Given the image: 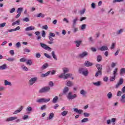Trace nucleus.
<instances>
[{
  "instance_id": "1",
  "label": "nucleus",
  "mask_w": 125,
  "mask_h": 125,
  "mask_svg": "<svg viewBox=\"0 0 125 125\" xmlns=\"http://www.w3.org/2000/svg\"><path fill=\"white\" fill-rule=\"evenodd\" d=\"M55 34L52 33V32H50L49 34V36H48V39L49 40V41L47 42V43H48V44H52V43H54V39H53V38H55Z\"/></svg>"
},
{
  "instance_id": "2",
  "label": "nucleus",
  "mask_w": 125,
  "mask_h": 125,
  "mask_svg": "<svg viewBox=\"0 0 125 125\" xmlns=\"http://www.w3.org/2000/svg\"><path fill=\"white\" fill-rule=\"evenodd\" d=\"M79 71L80 74H82L83 76H85V77H86L88 75V71L87 70V69L85 67H82L80 68L79 69Z\"/></svg>"
},
{
  "instance_id": "3",
  "label": "nucleus",
  "mask_w": 125,
  "mask_h": 125,
  "mask_svg": "<svg viewBox=\"0 0 125 125\" xmlns=\"http://www.w3.org/2000/svg\"><path fill=\"white\" fill-rule=\"evenodd\" d=\"M50 91V87L49 86H44L39 90V93H46Z\"/></svg>"
},
{
  "instance_id": "4",
  "label": "nucleus",
  "mask_w": 125,
  "mask_h": 125,
  "mask_svg": "<svg viewBox=\"0 0 125 125\" xmlns=\"http://www.w3.org/2000/svg\"><path fill=\"white\" fill-rule=\"evenodd\" d=\"M73 76V74L71 73H65V74H61L59 77L61 79H63V80H67L68 78H71Z\"/></svg>"
},
{
  "instance_id": "5",
  "label": "nucleus",
  "mask_w": 125,
  "mask_h": 125,
  "mask_svg": "<svg viewBox=\"0 0 125 125\" xmlns=\"http://www.w3.org/2000/svg\"><path fill=\"white\" fill-rule=\"evenodd\" d=\"M49 101H50V98H48L46 99L44 98L39 99L36 100L37 103H46L47 102H49Z\"/></svg>"
},
{
  "instance_id": "6",
  "label": "nucleus",
  "mask_w": 125,
  "mask_h": 125,
  "mask_svg": "<svg viewBox=\"0 0 125 125\" xmlns=\"http://www.w3.org/2000/svg\"><path fill=\"white\" fill-rule=\"evenodd\" d=\"M77 97L78 96L76 94L72 95V92H69L67 95V99H68V100H72V99H75V98H77Z\"/></svg>"
},
{
  "instance_id": "7",
  "label": "nucleus",
  "mask_w": 125,
  "mask_h": 125,
  "mask_svg": "<svg viewBox=\"0 0 125 125\" xmlns=\"http://www.w3.org/2000/svg\"><path fill=\"white\" fill-rule=\"evenodd\" d=\"M40 44L41 47H42V48H43V49H45V50H48V51H51V48L47 46L45 43L40 42Z\"/></svg>"
},
{
  "instance_id": "8",
  "label": "nucleus",
  "mask_w": 125,
  "mask_h": 125,
  "mask_svg": "<svg viewBox=\"0 0 125 125\" xmlns=\"http://www.w3.org/2000/svg\"><path fill=\"white\" fill-rule=\"evenodd\" d=\"M38 80V78L37 77H34L31 78L28 82V83L29 85H33L35 83H36V81Z\"/></svg>"
},
{
  "instance_id": "9",
  "label": "nucleus",
  "mask_w": 125,
  "mask_h": 125,
  "mask_svg": "<svg viewBox=\"0 0 125 125\" xmlns=\"http://www.w3.org/2000/svg\"><path fill=\"white\" fill-rule=\"evenodd\" d=\"M88 55V53L86 51H84L82 53L79 54V57L80 58H84V57Z\"/></svg>"
},
{
  "instance_id": "10",
  "label": "nucleus",
  "mask_w": 125,
  "mask_h": 125,
  "mask_svg": "<svg viewBox=\"0 0 125 125\" xmlns=\"http://www.w3.org/2000/svg\"><path fill=\"white\" fill-rule=\"evenodd\" d=\"M15 120H17V117L14 116V117H9L6 119L5 122H12V121H15Z\"/></svg>"
},
{
  "instance_id": "11",
  "label": "nucleus",
  "mask_w": 125,
  "mask_h": 125,
  "mask_svg": "<svg viewBox=\"0 0 125 125\" xmlns=\"http://www.w3.org/2000/svg\"><path fill=\"white\" fill-rule=\"evenodd\" d=\"M69 90L70 89H69V87L65 86L63 89L62 95H67V94L68 92H69Z\"/></svg>"
},
{
  "instance_id": "12",
  "label": "nucleus",
  "mask_w": 125,
  "mask_h": 125,
  "mask_svg": "<svg viewBox=\"0 0 125 125\" xmlns=\"http://www.w3.org/2000/svg\"><path fill=\"white\" fill-rule=\"evenodd\" d=\"M98 49L101 51H105L106 50H108L109 48H108V47L107 46L104 45L99 48Z\"/></svg>"
},
{
  "instance_id": "13",
  "label": "nucleus",
  "mask_w": 125,
  "mask_h": 125,
  "mask_svg": "<svg viewBox=\"0 0 125 125\" xmlns=\"http://www.w3.org/2000/svg\"><path fill=\"white\" fill-rule=\"evenodd\" d=\"M74 111L75 112V113H78L79 114H83V110H82V109H79L78 108H74L73 109Z\"/></svg>"
},
{
  "instance_id": "14",
  "label": "nucleus",
  "mask_w": 125,
  "mask_h": 125,
  "mask_svg": "<svg viewBox=\"0 0 125 125\" xmlns=\"http://www.w3.org/2000/svg\"><path fill=\"white\" fill-rule=\"evenodd\" d=\"M78 21V18H75L73 21H72V27L73 28H75L76 27V25H77V22Z\"/></svg>"
},
{
  "instance_id": "15",
  "label": "nucleus",
  "mask_w": 125,
  "mask_h": 125,
  "mask_svg": "<svg viewBox=\"0 0 125 125\" xmlns=\"http://www.w3.org/2000/svg\"><path fill=\"white\" fill-rule=\"evenodd\" d=\"M87 94V92H86V91L83 89H82L80 91V94H81V95H83V97H86Z\"/></svg>"
},
{
  "instance_id": "16",
  "label": "nucleus",
  "mask_w": 125,
  "mask_h": 125,
  "mask_svg": "<svg viewBox=\"0 0 125 125\" xmlns=\"http://www.w3.org/2000/svg\"><path fill=\"white\" fill-rule=\"evenodd\" d=\"M93 65V63L92 62H90L89 61H86L84 63V65L85 67H91Z\"/></svg>"
},
{
  "instance_id": "17",
  "label": "nucleus",
  "mask_w": 125,
  "mask_h": 125,
  "mask_svg": "<svg viewBox=\"0 0 125 125\" xmlns=\"http://www.w3.org/2000/svg\"><path fill=\"white\" fill-rule=\"evenodd\" d=\"M35 30V27L34 26H28L26 27L25 29L26 32H29V31H33Z\"/></svg>"
},
{
  "instance_id": "18",
  "label": "nucleus",
  "mask_w": 125,
  "mask_h": 125,
  "mask_svg": "<svg viewBox=\"0 0 125 125\" xmlns=\"http://www.w3.org/2000/svg\"><path fill=\"white\" fill-rule=\"evenodd\" d=\"M23 110V106H21L19 109L16 110L15 112H13V115H16L18 113H20L21 111Z\"/></svg>"
},
{
  "instance_id": "19",
  "label": "nucleus",
  "mask_w": 125,
  "mask_h": 125,
  "mask_svg": "<svg viewBox=\"0 0 125 125\" xmlns=\"http://www.w3.org/2000/svg\"><path fill=\"white\" fill-rule=\"evenodd\" d=\"M62 71H63V73L62 74H67V73H69V72H70V70L69 69V68H67V67H63L62 68Z\"/></svg>"
},
{
  "instance_id": "20",
  "label": "nucleus",
  "mask_w": 125,
  "mask_h": 125,
  "mask_svg": "<svg viewBox=\"0 0 125 125\" xmlns=\"http://www.w3.org/2000/svg\"><path fill=\"white\" fill-rule=\"evenodd\" d=\"M35 34L37 36V40H41V39H42V37L40 36V35H41V32L40 31H36L35 32Z\"/></svg>"
},
{
  "instance_id": "21",
  "label": "nucleus",
  "mask_w": 125,
  "mask_h": 125,
  "mask_svg": "<svg viewBox=\"0 0 125 125\" xmlns=\"http://www.w3.org/2000/svg\"><path fill=\"white\" fill-rule=\"evenodd\" d=\"M96 67L98 70V71H102V65L100 64H97L96 65Z\"/></svg>"
},
{
  "instance_id": "22",
  "label": "nucleus",
  "mask_w": 125,
  "mask_h": 125,
  "mask_svg": "<svg viewBox=\"0 0 125 125\" xmlns=\"http://www.w3.org/2000/svg\"><path fill=\"white\" fill-rule=\"evenodd\" d=\"M50 73H51V71H49L45 74H42L41 75V77L42 78H45V77H47V76H48L50 74Z\"/></svg>"
},
{
  "instance_id": "23",
  "label": "nucleus",
  "mask_w": 125,
  "mask_h": 125,
  "mask_svg": "<svg viewBox=\"0 0 125 125\" xmlns=\"http://www.w3.org/2000/svg\"><path fill=\"white\" fill-rule=\"evenodd\" d=\"M20 29V26H18L16 28L8 30L9 33L14 32V31H18Z\"/></svg>"
},
{
  "instance_id": "24",
  "label": "nucleus",
  "mask_w": 125,
  "mask_h": 125,
  "mask_svg": "<svg viewBox=\"0 0 125 125\" xmlns=\"http://www.w3.org/2000/svg\"><path fill=\"white\" fill-rule=\"evenodd\" d=\"M51 55L55 60L57 61V57L56 56V55H55V51H52L51 52Z\"/></svg>"
},
{
  "instance_id": "25",
  "label": "nucleus",
  "mask_w": 125,
  "mask_h": 125,
  "mask_svg": "<svg viewBox=\"0 0 125 125\" xmlns=\"http://www.w3.org/2000/svg\"><path fill=\"white\" fill-rule=\"evenodd\" d=\"M66 85L67 86H69V87L73 86V85H74V83L72 82V81H68L67 82Z\"/></svg>"
},
{
  "instance_id": "26",
  "label": "nucleus",
  "mask_w": 125,
  "mask_h": 125,
  "mask_svg": "<svg viewBox=\"0 0 125 125\" xmlns=\"http://www.w3.org/2000/svg\"><path fill=\"white\" fill-rule=\"evenodd\" d=\"M75 43L76 44V46L77 47H79L81 44L82 43V41H75Z\"/></svg>"
},
{
  "instance_id": "27",
  "label": "nucleus",
  "mask_w": 125,
  "mask_h": 125,
  "mask_svg": "<svg viewBox=\"0 0 125 125\" xmlns=\"http://www.w3.org/2000/svg\"><path fill=\"white\" fill-rule=\"evenodd\" d=\"M4 85H9L10 86H11V85H12V83H11V82H8L7 80H4Z\"/></svg>"
},
{
  "instance_id": "28",
  "label": "nucleus",
  "mask_w": 125,
  "mask_h": 125,
  "mask_svg": "<svg viewBox=\"0 0 125 125\" xmlns=\"http://www.w3.org/2000/svg\"><path fill=\"white\" fill-rule=\"evenodd\" d=\"M88 41L89 42V43H94V40H93V38L92 37H90L88 38Z\"/></svg>"
},
{
  "instance_id": "29",
  "label": "nucleus",
  "mask_w": 125,
  "mask_h": 125,
  "mask_svg": "<svg viewBox=\"0 0 125 125\" xmlns=\"http://www.w3.org/2000/svg\"><path fill=\"white\" fill-rule=\"evenodd\" d=\"M123 32H124V29H121L117 31L116 32V36H119V35H121L123 33Z\"/></svg>"
},
{
  "instance_id": "30",
  "label": "nucleus",
  "mask_w": 125,
  "mask_h": 125,
  "mask_svg": "<svg viewBox=\"0 0 125 125\" xmlns=\"http://www.w3.org/2000/svg\"><path fill=\"white\" fill-rule=\"evenodd\" d=\"M59 98L58 96H56L53 99L52 103H57V101H58Z\"/></svg>"
},
{
  "instance_id": "31",
  "label": "nucleus",
  "mask_w": 125,
  "mask_h": 125,
  "mask_svg": "<svg viewBox=\"0 0 125 125\" xmlns=\"http://www.w3.org/2000/svg\"><path fill=\"white\" fill-rule=\"evenodd\" d=\"M97 62H101L102 61V56L101 55H98L97 56Z\"/></svg>"
},
{
  "instance_id": "32",
  "label": "nucleus",
  "mask_w": 125,
  "mask_h": 125,
  "mask_svg": "<svg viewBox=\"0 0 125 125\" xmlns=\"http://www.w3.org/2000/svg\"><path fill=\"white\" fill-rule=\"evenodd\" d=\"M93 84L95 85V86H100L101 85V82L98 81V82L93 83Z\"/></svg>"
},
{
  "instance_id": "33",
  "label": "nucleus",
  "mask_w": 125,
  "mask_h": 125,
  "mask_svg": "<svg viewBox=\"0 0 125 125\" xmlns=\"http://www.w3.org/2000/svg\"><path fill=\"white\" fill-rule=\"evenodd\" d=\"M7 68V65L4 64L0 66V70H4V69Z\"/></svg>"
},
{
  "instance_id": "34",
  "label": "nucleus",
  "mask_w": 125,
  "mask_h": 125,
  "mask_svg": "<svg viewBox=\"0 0 125 125\" xmlns=\"http://www.w3.org/2000/svg\"><path fill=\"white\" fill-rule=\"evenodd\" d=\"M15 25H20V21L17 20L12 23V26H15Z\"/></svg>"
},
{
  "instance_id": "35",
  "label": "nucleus",
  "mask_w": 125,
  "mask_h": 125,
  "mask_svg": "<svg viewBox=\"0 0 125 125\" xmlns=\"http://www.w3.org/2000/svg\"><path fill=\"white\" fill-rule=\"evenodd\" d=\"M48 67V64L45 63L42 66V70H45Z\"/></svg>"
},
{
  "instance_id": "36",
  "label": "nucleus",
  "mask_w": 125,
  "mask_h": 125,
  "mask_svg": "<svg viewBox=\"0 0 125 125\" xmlns=\"http://www.w3.org/2000/svg\"><path fill=\"white\" fill-rule=\"evenodd\" d=\"M22 11H23V8L22 7H20L18 9L17 12V13H19L20 14H21L22 13Z\"/></svg>"
},
{
  "instance_id": "37",
  "label": "nucleus",
  "mask_w": 125,
  "mask_h": 125,
  "mask_svg": "<svg viewBox=\"0 0 125 125\" xmlns=\"http://www.w3.org/2000/svg\"><path fill=\"white\" fill-rule=\"evenodd\" d=\"M54 117V113H51L49 114V116L48 118V120H51L52 118Z\"/></svg>"
},
{
  "instance_id": "38",
  "label": "nucleus",
  "mask_w": 125,
  "mask_h": 125,
  "mask_svg": "<svg viewBox=\"0 0 125 125\" xmlns=\"http://www.w3.org/2000/svg\"><path fill=\"white\" fill-rule=\"evenodd\" d=\"M67 114H68V111H66V110L61 113V115L63 117H66V116H67Z\"/></svg>"
},
{
  "instance_id": "39",
  "label": "nucleus",
  "mask_w": 125,
  "mask_h": 125,
  "mask_svg": "<svg viewBox=\"0 0 125 125\" xmlns=\"http://www.w3.org/2000/svg\"><path fill=\"white\" fill-rule=\"evenodd\" d=\"M107 98L108 99H111L113 96V94L111 92H109L107 94Z\"/></svg>"
},
{
  "instance_id": "40",
  "label": "nucleus",
  "mask_w": 125,
  "mask_h": 125,
  "mask_svg": "<svg viewBox=\"0 0 125 125\" xmlns=\"http://www.w3.org/2000/svg\"><path fill=\"white\" fill-rule=\"evenodd\" d=\"M113 76H117L118 75V68H116L114 71L113 73Z\"/></svg>"
},
{
  "instance_id": "41",
  "label": "nucleus",
  "mask_w": 125,
  "mask_h": 125,
  "mask_svg": "<svg viewBox=\"0 0 125 125\" xmlns=\"http://www.w3.org/2000/svg\"><path fill=\"white\" fill-rule=\"evenodd\" d=\"M37 17H41V18H44V15L42 14V13H40L37 15Z\"/></svg>"
},
{
  "instance_id": "42",
  "label": "nucleus",
  "mask_w": 125,
  "mask_h": 125,
  "mask_svg": "<svg viewBox=\"0 0 125 125\" xmlns=\"http://www.w3.org/2000/svg\"><path fill=\"white\" fill-rule=\"evenodd\" d=\"M21 68L22 69V70H23V71H29V69L28 68V67H26V66L22 65H21Z\"/></svg>"
},
{
  "instance_id": "43",
  "label": "nucleus",
  "mask_w": 125,
  "mask_h": 125,
  "mask_svg": "<svg viewBox=\"0 0 125 125\" xmlns=\"http://www.w3.org/2000/svg\"><path fill=\"white\" fill-rule=\"evenodd\" d=\"M100 75L101 76L102 75V71L98 70V71L95 74V77H98Z\"/></svg>"
},
{
  "instance_id": "44",
  "label": "nucleus",
  "mask_w": 125,
  "mask_h": 125,
  "mask_svg": "<svg viewBox=\"0 0 125 125\" xmlns=\"http://www.w3.org/2000/svg\"><path fill=\"white\" fill-rule=\"evenodd\" d=\"M33 108L31 106H28L26 108L27 112H32Z\"/></svg>"
},
{
  "instance_id": "45",
  "label": "nucleus",
  "mask_w": 125,
  "mask_h": 125,
  "mask_svg": "<svg viewBox=\"0 0 125 125\" xmlns=\"http://www.w3.org/2000/svg\"><path fill=\"white\" fill-rule=\"evenodd\" d=\"M7 60L9 62H13L15 60V59L14 58H8Z\"/></svg>"
},
{
  "instance_id": "46",
  "label": "nucleus",
  "mask_w": 125,
  "mask_h": 125,
  "mask_svg": "<svg viewBox=\"0 0 125 125\" xmlns=\"http://www.w3.org/2000/svg\"><path fill=\"white\" fill-rule=\"evenodd\" d=\"M46 108H47V106H46V104H44L43 105H42L41 107V110H45V109H46Z\"/></svg>"
},
{
  "instance_id": "47",
  "label": "nucleus",
  "mask_w": 125,
  "mask_h": 125,
  "mask_svg": "<svg viewBox=\"0 0 125 125\" xmlns=\"http://www.w3.org/2000/svg\"><path fill=\"white\" fill-rule=\"evenodd\" d=\"M88 118H84L82 120H81V123H86V122H88Z\"/></svg>"
},
{
  "instance_id": "48",
  "label": "nucleus",
  "mask_w": 125,
  "mask_h": 125,
  "mask_svg": "<svg viewBox=\"0 0 125 125\" xmlns=\"http://www.w3.org/2000/svg\"><path fill=\"white\" fill-rule=\"evenodd\" d=\"M123 74H125V68H122L120 70V75H123Z\"/></svg>"
},
{
  "instance_id": "49",
  "label": "nucleus",
  "mask_w": 125,
  "mask_h": 125,
  "mask_svg": "<svg viewBox=\"0 0 125 125\" xmlns=\"http://www.w3.org/2000/svg\"><path fill=\"white\" fill-rule=\"evenodd\" d=\"M27 65H29V66H31L32 65V60H28L26 62Z\"/></svg>"
},
{
  "instance_id": "50",
  "label": "nucleus",
  "mask_w": 125,
  "mask_h": 125,
  "mask_svg": "<svg viewBox=\"0 0 125 125\" xmlns=\"http://www.w3.org/2000/svg\"><path fill=\"white\" fill-rule=\"evenodd\" d=\"M85 12V9H83V10H81L80 11V13L81 15H83Z\"/></svg>"
},
{
  "instance_id": "51",
  "label": "nucleus",
  "mask_w": 125,
  "mask_h": 125,
  "mask_svg": "<svg viewBox=\"0 0 125 125\" xmlns=\"http://www.w3.org/2000/svg\"><path fill=\"white\" fill-rule=\"evenodd\" d=\"M27 61V59H26L25 58H22L20 59V62H26Z\"/></svg>"
},
{
  "instance_id": "52",
  "label": "nucleus",
  "mask_w": 125,
  "mask_h": 125,
  "mask_svg": "<svg viewBox=\"0 0 125 125\" xmlns=\"http://www.w3.org/2000/svg\"><path fill=\"white\" fill-rule=\"evenodd\" d=\"M44 56L48 58V59H51V56H50L49 55L46 54V53H44Z\"/></svg>"
},
{
  "instance_id": "53",
  "label": "nucleus",
  "mask_w": 125,
  "mask_h": 125,
  "mask_svg": "<svg viewBox=\"0 0 125 125\" xmlns=\"http://www.w3.org/2000/svg\"><path fill=\"white\" fill-rule=\"evenodd\" d=\"M116 80V76L113 75L110 79V82H114Z\"/></svg>"
},
{
  "instance_id": "54",
  "label": "nucleus",
  "mask_w": 125,
  "mask_h": 125,
  "mask_svg": "<svg viewBox=\"0 0 125 125\" xmlns=\"http://www.w3.org/2000/svg\"><path fill=\"white\" fill-rule=\"evenodd\" d=\"M23 51L24 52H27V53H29V52H31V50H30V49H29L28 48H24L23 49Z\"/></svg>"
},
{
  "instance_id": "55",
  "label": "nucleus",
  "mask_w": 125,
  "mask_h": 125,
  "mask_svg": "<svg viewBox=\"0 0 125 125\" xmlns=\"http://www.w3.org/2000/svg\"><path fill=\"white\" fill-rule=\"evenodd\" d=\"M28 119H29V115H24L22 117L23 120H27Z\"/></svg>"
},
{
  "instance_id": "56",
  "label": "nucleus",
  "mask_w": 125,
  "mask_h": 125,
  "mask_svg": "<svg viewBox=\"0 0 125 125\" xmlns=\"http://www.w3.org/2000/svg\"><path fill=\"white\" fill-rule=\"evenodd\" d=\"M108 80H109V78H108L107 76H105L103 78L104 82H105L106 83V82H108Z\"/></svg>"
},
{
  "instance_id": "57",
  "label": "nucleus",
  "mask_w": 125,
  "mask_h": 125,
  "mask_svg": "<svg viewBox=\"0 0 125 125\" xmlns=\"http://www.w3.org/2000/svg\"><path fill=\"white\" fill-rule=\"evenodd\" d=\"M118 83H120L121 85L122 83H124V79L123 78H120Z\"/></svg>"
},
{
  "instance_id": "58",
  "label": "nucleus",
  "mask_w": 125,
  "mask_h": 125,
  "mask_svg": "<svg viewBox=\"0 0 125 125\" xmlns=\"http://www.w3.org/2000/svg\"><path fill=\"white\" fill-rule=\"evenodd\" d=\"M115 46H116V43L113 42L111 44V49H114L115 48Z\"/></svg>"
},
{
  "instance_id": "59",
  "label": "nucleus",
  "mask_w": 125,
  "mask_h": 125,
  "mask_svg": "<svg viewBox=\"0 0 125 125\" xmlns=\"http://www.w3.org/2000/svg\"><path fill=\"white\" fill-rule=\"evenodd\" d=\"M85 28H86V24H83L81 26V30H85Z\"/></svg>"
},
{
  "instance_id": "60",
  "label": "nucleus",
  "mask_w": 125,
  "mask_h": 125,
  "mask_svg": "<svg viewBox=\"0 0 125 125\" xmlns=\"http://www.w3.org/2000/svg\"><path fill=\"white\" fill-rule=\"evenodd\" d=\"M83 116L85 117H88L90 116V114L87 112H85L83 113Z\"/></svg>"
},
{
  "instance_id": "61",
  "label": "nucleus",
  "mask_w": 125,
  "mask_h": 125,
  "mask_svg": "<svg viewBox=\"0 0 125 125\" xmlns=\"http://www.w3.org/2000/svg\"><path fill=\"white\" fill-rule=\"evenodd\" d=\"M41 54L40 53H37L36 54V56L35 57H36V58H41Z\"/></svg>"
},
{
  "instance_id": "62",
  "label": "nucleus",
  "mask_w": 125,
  "mask_h": 125,
  "mask_svg": "<svg viewBox=\"0 0 125 125\" xmlns=\"http://www.w3.org/2000/svg\"><path fill=\"white\" fill-rule=\"evenodd\" d=\"M91 7L92 8H93V9H95V7H96L95 3L92 2L91 4Z\"/></svg>"
},
{
  "instance_id": "63",
  "label": "nucleus",
  "mask_w": 125,
  "mask_h": 125,
  "mask_svg": "<svg viewBox=\"0 0 125 125\" xmlns=\"http://www.w3.org/2000/svg\"><path fill=\"white\" fill-rule=\"evenodd\" d=\"M42 38H45V36H46L45 31H44V30H43V31H42Z\"/></svg>"
},
{
  "instance_id": "64",
  "label": "nucleus",
  "mask_w": 125,
  "mask_h": 125,
  "mask_svg": "<svg viewBox=\"0 0 125 125\" xmlns=\"http://www.w3.org/2000/svg\"><path fill=\"white\" fill-rule=\"evenodd\" d=\"M23 21H24V22H29V21H30V20L28 18L26 17L23 19Z\"/></svg>"
}]
</instances>
